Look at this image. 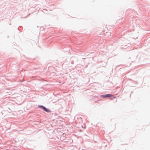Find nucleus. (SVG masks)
I'll return each instance as SVG.
<instances>
[{
    "label": "nucleus",
    "instance_id": "f257e3e1",
    "mask_svg": "<svg viewBox=\"0 0 150 150\" xmlns=\"http://www.w3.org/2000/svg\"><path fill=\"white\" fill-rule=\"evenodd\" d=\"M106 97H108L110 98L111 99L115 98L116 97L110 94H107L106 95Z\"/></svg>",
    "mask_w": 150,
    "mask_h": 150
},
{
    "label": "nucleus",
    "instance_id": "f03ea898",
    "mask_svg": "<svg viewBox=\"0 0 150 150\" xmlns=\"http://www.w3.org/2000/svg\"><path fill=\"white\" fill-rule=\"evenodd\" d=\"M43 110H45V111H46L47 112H50V111L49 110L46 108L45 107L43 108Z\"/></svg>",
    "mask_w": 150,
    "mask_h": 150
},
{
    "label": "nucleus",
    "instance_id": "7ed1b4c3",
    "mask_svg": "<svg viewBox=\"0 0 150 150\" xmlns=\"http://www.w3.org/2000/svg\"><path fill=\"white\" fill-rule=\"evenodd\" d=\"M38 107H39V108H42V109H43V108H44V106H42V105H39V106H38Z\"/></svg>",
    "mask_w": 150,
    "mask_h": 150
},
{
    "label": "nucleus",
    "instance_id": "20e7f679",
    "mask_svg": "<svg viewBox=\"0 0 150 150\" xmlns=\"http://www.w3.org/2000/svg\"><path fill=\"white\" fill-rule=\"evenodd\" d=\"M101 97H103L104 98H106V95H102L101 96Z\"/></svg>",
    "mask_w": 150,
    "mask_h": 150
}]
</instances>
